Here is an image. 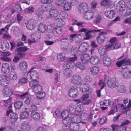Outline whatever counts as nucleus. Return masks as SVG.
Segmentation results:
<instances>
[{"label":"nucleus","instance_id":"f3484780","mask_svg":"<svg viewBox=\"0 0 131 131\" xmlns=\"http://www.w3.org/2000/svg\"><path fill=\"white\" fill-rule=\"evenodd\" d=\"M80 58L82 63L86 64L89 62L90 57L88 54H85L82 55L81 56Z\"/></svg>","mask_w":131,"mask_h":131},{"label":"nucleus","instance_id":"cd10ccee","mask_svg":"<svg viewBox=\"0 0 131 131\" xmlns=\"http://www.w3.org/2000/svg\"><path fill=\"white\" fill-rule=\"evenodd\" d=\"M11 98L9 97L7 100H3L5 103V105L6 107H8L9 110H11L12 104H11Z\"/></svg>","mask_w":131,"mask_h":131},{"label":"nucleus","instance_id":"f8f14e48","mask_svg":"<svg viewBox=\"0 0 131 131\" xmlns=\"http://www.w3.org/2000/svg\"><path fill=\"white\" fill-rule=\"evenodd\" d=\"M2 92L4 95L6 97L10 96L13 94L12 89L9 87L4 88L2 90Z\"/></svg>","mask_w":131,"mask_h":131},{"label":"nucleus","instance_id":"bf43d9fd","mask_svg":"<svg viewBox=\"0 0 131 131\" xmlns=\"http://www.w3.org/2000/svg\"><path fill=\"white\" fill-rule=\"evenodd\" d=\"M111 127L112 128V131H119L118 129H119V125L113 124L111 125Z\"/></svg>","mask_w":131,"mask_h":131},{"label":"nucleus","instance_id":"aec40b11","mask_svg":"<svg viewBox=\"0 0 131 131\" xmlns=\"http://www.w3.org/2000/svg\"><path fill=\"white\" fill-rule=\"evenodd\" d=\"M84 14L85 19L88 20L92 18L94 15V12L93 11H87Z\"/></svg>","mask_w":131,"mask_h":131},{"label":"nucleus","instance_id":"79ce46f5","mask_svg":"<svg viewBox=\"0 0 131 131\" xmlns=\"http://www.w3.org/2000/svg\"><path fill=\"white\" fill-rule=\"evenodd\" d=\"M29 115V112L26 111H24L22 112L21 114L20 118L21 119H23L27 118Z\"/></svg>","mask_w":131,"mask_h":131},{"label":"nucleus","instance_id":"393cba45","mask_svg":"<svg viewBox=\"0 0 131 131\" xmlns=\"http://www.w3.org/2000/svg\"><path fill=\"white\" fill-rule=\"evenodd\" d=\"M87 44L85 42L82 43L79 48L80 52H85L87 49Z\"/></svg>","mask_w":131,"mask_h":131},{"label":"nucleus","instance_id":"3c124183","mask_svg":"<svg viewBox=\"0 0 131 131\" xmlns=\"http://www.w3.org/2000/svg\"><path fill=\"white\" fill-rule=\"evenodd\" d=\"M65 0H56L55 3L58 5H61L63 6L64 3L66 2Z\"/></svg>","mask_w":131,"mask_h":131},{"label":"nucleus","instance_id":"680f3d73","mask_svg":"<svg viewBox=\"0 0 131 131\" xmlns=\"http://www.w3.org/2000/svg\"><path fill=\"white\" fill-rule=\"evenodd\" d=\"M92 78L90 75L86 76L84 79V80L86 82L90 83L92 81Z\"/></svg>","mask_w":131,"mask_h":131},{"label":"nucleus","instance_id":"423d86ee","mask_svg":"<svg viewBox=\"0 0 131 131\" xmlns=\"http://www.w3.org/2000/svg\"><path fill=\"white\" fill-rule=\"evenodd\" d=\"M10 10L12 14L14 12L21 11L22 10V9L20 4H13L12 5L11 9Z\"/></svg>","mask_w":131,"mask_h":131},{"label":"nucleus","instance_id":"a19ab883","mask_svg":"<svg viewBox=\"0 0 131 131\" xmlns=\"http://www.w3.org/2000/svg\"><path fill=\"white\" fill-rule=\"evenodd\" d=\"M22 105V102L21 101H18L16 102L14 105L16 109H20Z\"/></svg>","mask_w":131,"mask_h":131},{"label":"nucleus","instance_id":"c756f323","mask_svg":"<svg viewBox=\"0 0 131 131\" xmlns=\"http://www.w3.org/2000/svg\"><path fill=\"white\" fill-rule=\"evenodd\" d=\"M81 90L83 92H87L89 90V85L88 84H83L80 86Z\"/></svg>","mask_w":131,"mask_h":131},{"label":"nucleus","instance_id":"e433bc0d","mask_svg":"<svg viewBox=\"0 0 131 131\" xmlns=\"http://www.w3.org/2000/svg\"><path fill=\"white\" fill-rule=\"evenodd\" d=\"M38 81L34 79L30 82L29 83V85L30 87L34 88L38 85Z\"/></svg>","mask_w":131,"mask_h":131},{"label":"nucleus","instance_id":"4d7b16f0","mask_svg":"<svg viewBox=\"0 0 131 131\" xmlns=\"http://www.w3.org/2000/svg\"><path fill=\"white\" fill-rule=\"evenodd\" d=\"M27 81V80L26 78L23 77L20 78L19 80V83L20 84H23L26 83Z\"/></svg>","mask_w":131,"mask_h":131},{"label":"nucleus","instance_id":"473e14b6","mask_svg":"<svg viewBox=\"0 0 131 131\" xmlns=\"http://www.w3.org/2000/svg\"><path fill=\"white\" fill-rule=\"evenodd\" d=\"M122 75L124 78L127 79L130 77L131 75V71L128 70H125Z\"/></svg>","mask_w":131,"mask_h":131},{"label":"nucleus","instance_id":"0eeeda50","mask_svg":"<svg viewBox=\"0 0 131 131\" xmlns=\"http://www.w3.org/2000/svg\"><path fill=\"white\" fill-rule=\"evenodd\" d=\"M9 82V79L6 76L1 75L0 76V84L3 86H6Z\"/></svg>","mask_w":131,"mask_h":131},{"label":"nucleus","instance_id":"2f4dec72","mask_svg":"<svg viewBox=\"0 0 131 131\" xmlns=\"http://www.w3.org/2000/svg\"><path fill=\"white\" fill-rule=\"evenodd\" d=\"M21 128L24 131H27L30 128L29 123H22Z\"/></svg>","mask_w":131,"mask_h":131},{"label":"nucleus","instance_id":"4468645a","mask_svg":"<svg viewBox=\"0 0 131 131\" xmlns=\"http://www.w3.org/2000/svg\"><path fill=\"white\" fill-rule=\"evenodd\" d=\"M70 108L69 109V111L67 110H63L61 113V117L64 120L67 121L70 120V118L68 117L69 112H70Z\"/></svg>","mask_w":131,"mask_h":131},{"label":"nucleus","instance_id":"f704fd0d","mask_svg":"<svg viewBox=\"0 0 131 131\" xmlns=\"http://www.w3.org/2000/svg\"><path fill=\"white\" fill-rule=\"evenodd\" d=\"M116 90L117 92L122 93L125 91V89L124 86L123 85H118L116 86Z\"/></svg>","mask_w":131,"mask_h":131},{"label":"nucleus","instance_id":"a878e982","mask_svg":"<svg viewBox=\"0 0 131 131\" xmlns=\"http://www.w3.org/2000/svg\"><path fill=\"white\" fill-rule=\"evenodd\" d=\"M9 65L7 63L3 64L1 69L2 71L4 73L9 72Z\"/></svg>","mask_w":131,"mask_h":131},{"label":"nucleus","instance_id":"c03bdc74","mask_svg":"<svg viewBox=\"0 0 131 131\" xmlns=\"http://www.w3.org/2000/svg\"><path fill=\"white\" fill-rule=\"evenodd\" d=\"M68 44L67 42L66 41H62L61 43V48L64 50H66L68 48Z\"/></svg>","mask_w":131,"mask_h":131},{"label":"nucleus","instance_id":"6ab92c4d","mask_svg":"<svg viewBox=\"0 0 131 131\" xmlns=\"http://www.w3.org/2000/svg\"><path fill=\"white\" fill-rule=\"evenodd\" d=\"M19 65L20 69L23 71H25L27 67V65L26 62L25 61H20Z\"/></svg>","mask_w":131,"mask_h":131},{"label":"nucleus","instance_id":"09e8293b","mask_svg":"<svg viewBox=\"0 0 131 131\" xmlns=\"http://www.w3.org/2000/svg\"><path fill=\"white\" fill-rule=\"evenodd\" d=\"M78 50L77 49L74 47H73L71 50V55H73L74 57L76 56L75 54L77 53Z\"/></svg>","mask_w":131,"mask_h":131},{"label":"nucleus","instance_id":"b1692460","mask_svg":"<svg viewBox=\"0 0 131 131\" xmlns=\"http://www.w3.org/2000/svg\"><path fill=\"white\" fill-rule=\"evenodd\" d=\"M50 15L52 17H57L59 15V12L56 9H53L50 10L49 12Z\"/></svg>","mask_w":131,"mask_h":131},{"label":"nucleus","instance_id":"774afa93","mask_svg":"<svg viewBox=\"0 0 131 131\" xmlns=\"http://www.w3.org/2000/svg\"><path fill=\"white\" fill-rule=\"evenodd\" d=\"M3 16L4 19L6 20L8 19L10 17V16L8 12H5L3 14Z\"/></svg>","mask_w":131,"mask_h":131},{"label":"nucleus","instance_id":"8fccbe9b","mask_svg":"<svg viewBox=\"0 0 131 131\" xmlns=\"http://www.w3.org/2000/svg\"><path fill=\"white\" fill-rule=\"evenodd\" d=\"M56 24L58 26H63L64 24V22L61 19H57L56 20Z\"/></svg>","mask_w":131,"mask_h":131},{"label":"nucleus","instance_id":"603ef678","mask_svg":"<svg viewBox=\"0 0 131 131\" xmlns=\"http://www.w3.org/2000/svg\"><path fill=\"white\" fill-rule=\"evenodd\" d=\"M45 93L43 92H39L37 94V96L39 99L43 98L45 96Z\"/></svg>","mask_w":131,"mask_h":131},{"label":"nucleus","instance_id":"ea45409f","mask_svg":"<svg viewBox=\"0 0 131 131\" xmlns=\"http://www.w3.org/2000/svg\"><path fill=\"white\" fill-rule=\"evenodd\" d=\"M64 7V9L65 10H68L70 9L71 6L70 3L68 2H66L64 3L63 5V6Z\"/></svg>","mask_w":131,"mask_h":131},{"label":"nucleus","instance_id":"5701e85b","mask_svg":"<svg viewBox=\"0 0 131 131\" xmlns=\"http://www.w3.org/2000/svg\"><path fill=\"white\" fill-rule=\"evenodd\" d=\"M31 116L34 120L38 121L40 119V117L39 114L37 112H32L31 113Z\"/></svg>","mask_w":131,"mask_h":131},{"label":"nucleus","instance_id":"412c9836","mask_svg":"<svg viewBox=\"0 0 131 131\" xmlns=\"http://www.w3.org/2000/svg\"><path fill=\"white\" fill-rule=\"evenodd\" d=\"M53 34L56 36L58 37L62 33V29L59 27H55L53 30Z\"/></svg>","mask_w":131,"mask_h":131},{"label":"nucleus","instance_id":"6e6552de","mask_svg":"<svg viewBox=\"0 0 131 131\" xmlns=\"http://www.w3.org/2000/svg\"><path fill=\"white\" fill-rule=\"evenodd\" d=\"M106 32H101L99 34V36L97 38L98 43L100 44L103 43L104 42L105 38V35L107 34Z\"/></svg>","mask_w":131,"mask_h":131},{"label":"nucleus","instance_id":"69168bd1","mask_svg":"<svg viewBox=\"0 0 131 131\" xmlns=\"http://www.w3.org/2000/svg\"><path fill=\"white\" fill-rule=\"evenodd\" d=\"M71 71L70 69H67L64 72L65 75L67 77H69L71 75Z\"/></svg>","mask_w":131,"mask_h":131},{"label":"nucleus","instance_id":"9b49d317","mask_svg":"<svg viewBox=\"0 0 131 131\" xmlns=\"http://www.w3.org/2000/svg\"><path fill=\"white\" fill-rule=\"evenodd\" d=\"M118 83L115 79L111 78L107 82L108 86L111 88L116 87L118 85Z\"/></svg>","mask_w":131,"mask_h":131},{"label":"nucleus","instance_id":"338daca9","mask_svg":"<svg viewBox=\"0 0 131 131\" xmlns=\"http://www.w3.org/2000/svg\"><path fill=\"white\" fill-rule=\"evenodd\" d=\"M1 59L2 60L5 61H10L11 59L10 58L8 57H1Z\"/></svg>","mask_w":131,"mask_h":131},{"label":"nucleus","instance_id":"c85d7f7f","mask_svg":"<svg viewBox=\"0 0 131 131\" xmlns=\"http://www.w3.org/2000/svg\"><path fill=\"white\" fill-rule=\"evenodd\" d=\"M103 63L105 66H109L111 63L110 59L107 56L104 57L103 58Z\"/></svg>","mask_w":131,"mask_h":131},{"label":"nucleus","instance_id":"2eb2a0df","mask_svg":"<svg viewBox=\"0 0 131 131\" xmlns=\"http://www.w3.org/2000/svg\"><path fill=\"white\" fill-rule=\"evenodd\" d=\"M30 72V79H36L38 78L39 75L37 72L35 70H33L32 69H30L28 73Z\"/></svg>","mask_w":131,"mask_h":131},{"label":"nucleus","instance_id":"052dcab7","mask_svg":"<svg viewBox=\"0 0 131 131\" xmlns=\"http://www.w3.org/2000/svg\"><path fill=\"white\" fill-rule=\"evenodd\" d=\"M49 6L48 5L43 4L42 5L41 7L42 10L46 12L49 9Z\"/></svg>","mask_w":131,"mask_h":131},{"label":"nucleus","instance_id":"dca6fc26","mask_svg":"<svg viewBox=\"0 0 131 131\" xmlns=\"http://www.w3.org/2000/svg\"><path fill=\"white\" fill-rule=\"evenodd\" d=\"M100 59L96 56H92L90 59V61L91 63L93 65H96L100 62Z\"/></svg>","mask_w":131,"mask_h":131},{"label":"nucleus","instance_id":"20e7f679","mask_svg":"<svg viewBox=\"0 0 131 131\" xmlns=\"http://www.w3.org/2000/svg\"><path fill=\"white\" fill-rule=\"evenodd\" d=\"M101 30H88L85 34L86 37H84L85 40H88L92 38L94 35L95 32H99L101 31Z\"/></svg>","mask_w":131,"mask_h":131},{"label":"nucleus","instance_id":"a211bd4d","mask_svg":"<svg viewBox=\"0 0 131 131\" xmlns=\"http://www.w3.org/2000/svg\"><path fill=\"white\" fill-rule=\"evenodd\" d=\"M105 15L108 18L111 19L114 17V12L113 10H108L105 12Z\"/></svg>","mask_w":131,"mask_h":131},{"label":"nucleus","instance_id":"7ed1b4c3","mask_svg":"<svg viewBox=\"0 0 131 131\" xmlns=\"http://www.w3.org/2000/svg\"><path fill=\"white\" fill-rule=\"evenodd\" d=\"M71 82L75 85H79L82 82V80L81 77L78 75L72 76L71 78Z\"/></svg>","mask_w":131,"mask_h":131},{"label":"nucleus","instance_id":"9d476101","mask_svg":"<svg viewBox=\"0 0 131 131\" xmlns=\"http://www.w3.org/2000/svg\"><path fill=\"white\" fill-rule=\"evenodd\" d=\"M35 21L32 19L29 20L26 25L27 28L29 30H32L34 29L36 25Z\"/></svg>","mask_w":131,"mask_h":131},{"label":"nucleus","instance_id":"864d4df0","mask_svg":"<svg viewBox=\"0 0 131 131\" xmlns=\"http://www.w3.org/2000/svg\"><path fill=\"white\" fill-rule=\"evenodd\" d=\"M75 66L76 67L79 68L81 70H83L84 68V65L80 62H77L75 64Z\"/></svg>","mask_w":131,"mask_h":131},{"label":"nucleus","instance_id":"39448f33","mask_svg":"<svg viewBox=\"0 0 131 131\" xmlns=\"http://www.w3.org/2000/svg\"><path fill=\"white\" fill-rule=\"evenodd\" d=\"M78 8L80 13L84 14L88 10V6L85 2L81 3L79 5Z\"/></svg>","mask_w":131,"mask_h":131},{"label":"nucleus","instance_id":"e2e57ef3","mask_svg":"<svg viewBox=\"0 0 131 131\" xmlns=\"http://www.w3.org/2000/svg\"><path fill=\"white\" fill-rule=\"evenodd\" d=\"M78 94V92H69V96L71 97H76Z\"/></svg>","mask_w":131,"mask_h":131},{"label":"nucleus","instance_id":"1a4fd4ad","mask_svg":"<svg viewBox=\"0 0 131 131\" xmlns=\"http://www.w3.org/2000/svg\"><path fill=\"white\" fill-rule=\"evenodd\" d=\"M10 114V120L13 122H15L18 118L17 115L13 113L11 109L7 110L6 112V115L7 116H8Z\"/></svg>","mask_w":131,"mask_h":131},{"label":"nucleus","instance_id":"49530a36","mask_svg":"<svg viewBox=\"0 0 131 131\" xmlns=\"http://www.w3.org/2000/svg\"><path fill=\"white\" fill-rule=\"evenodd\" d=\"M109 50H107L105 48H102V49H99L98 50L99 53L101 56H103L105 55L106 53V51Z\"/></svg>","mask_w":131,"mask_h":131},{"label":"nucleus","instance_id":"f257e3e1","mask_svg":"<svg viewBox=\"0 0 131 131\" xmlns=\"http://www.w3.org/2000/svg\"><path fill=\"white\" fill-rule=\"evenodd\" d=\"M110 42L111 44L107 45L105 46L107 50L116 49L119 48L121 46L120 43L117 42V39L115 37L111 38Z\"/></svg>","mask_w":131,"mask_h":131},{"label":"nucleus","instance_id":"13d9d810","mask_svg":"<svg viewBox=\"0 0 131 131\" xmlns=\"http://www.w3.org/2000/svg\"><path fill=\"white\" fill-rule=\"evenodd\" d=\"M36 37L38 39H39L41 38V35L39 32L34 33L32 34L31 35V37L32 38H35V37Z\"/></svg>","mask_w":131,"mask_h":131},{"label":"nucleus","instance_id":"37998d69","mask_svg":"<svg viewBox=\"0 0 131 131\" xmlns=\"http://www.w3.org/2000/svg\"><path fill=\"white\" fill-rule=\"evenodd\" d=\"M99 70V69L98 67H94L91 69L90 72L93 74L95 75L97 73Z\"/></svg>","mask_w":131,"mask_h":131},{"label":"nucleus","instance_id":"4c0bfd02","mask_svg":"<svg viewBox=\"0 0 131 131\" xmlns=\"http://www.w3.org/2000/svg\"><path fill=\"white\" fill-rule=\"evenodd\" d=\"M101 19L102 18L100 15L98 14L94 17L93 22L94 23L97 24L100 22Z\"/></svg>","mask_w":131,"mask_h":131},{"label":"nucleus","instance_id":"a18cd8bd","mask_svg":"<svg viewBox=\"0 0 131 131\" xmlns=\"http://www.w3.org/2000/svg\"><path fill=\"white\" fill-rule=\"evenodd\" d=\"M116 64L117 67H119L122 66H125L126 65L125 61V59H124L119 61H117L116 63Z\"/></svg>","mask_w":131,"mask_h":131},{"label":"nucleus","instance_id":"c9c22d12","mask_svg":"<svg viewBox=\"0 0 131 131\" xmlns=\"http://www.w3.org/2000/svg\"><path fill=\"white\" fill-rule=\"evenodd\" d=\"M42 86L40 85H37L33 88V91L35 93H38L42 90Z\"/></svg>","mask_w":131,"mask_h":131},{"label":"nucleus","instance_id":"7c9ffc66","mask_svg":"<svg viewBox=\"0 0 131 131\" xmlns=\"http://www.w3.org/2000/svg\"><path fill=\"white\" fill-rule=\"evenodd\" d=\"M113 3L112 0H102L101 5L104 6H110L113 4Z\"/></svg>","mask_w":131,"mask_h":131},{"label":"nucleus","instance_id":"72a5a7b5","mask_svg":"<svg viewBox=\"0 0 131 131\" xmlns=\"http://www.w3.org/2000/svg\"><path fill=\"white\" fill-rule=\"evenodd\" d=\"M9 76L10 79L13 80H16L17 78V74L15 71H12L10 72Z\"/></svg>","mask_w":131,"mask_h":131},{"label":"nucleus","instance_id":"de8ad7c7","mask_svg":"<svg viewBox=\"0 0 131 131\" xmlns=\"http://www.w3.org/2000/svg\"><path fill=\"white\" fill-rule=\"evenodd\" d=\"M59 16L62 19H64L67 18V14L65 11H61L60 12Z\"/></svg>","mask_w":131,"mask_h":131},{"label":"nucleus","instance_id":"0e129e2a","mask_svg":"<svg viewBox=\"0 0 131 131\" xmlns=\"http://www.w3.org/2000/svg\"><path fill=\"white\" fill-rule=\"evenodd\" d=\"M55 115L58 118H60L61 117V112L58 110L57 109L55 111Z\"/></svg>","mask_w":131,"mask_h":131},{"label":"nucleus","instance_id":"ddd939ff","mask_svg":"<svg viewBox=\"0 0 131 131\" xmlns=\"http://www.w3.org/2000/svg\"><path fill=\"white\" fill-rule=\"evenodd\" d=\"M116 9L118 11H122L125 10V3L123 1H121L118 3L116 6Z\"/></svg>","mask_w":131,"mask_h":131},{"label":"nucleus","instance_id":"4be33fe9","mask_svg":"<svg viewBox=\"0 0 131 131\" xmlns=\"http://www.w3.org/2000/svg\"><path fill=\"white\" fill-rule=\"evenodd\" d=\"M57 58L59 61L62 62L66 58V54L64 52L59 53L57 56Z\"/></svg>","mask_w":131,"mask_h":131},{"label":"nucleus","instance_id":"f03ea898","mask_svg":"<svg viewBox=\"0 0 131 131\" xmlns=\"http://www.w3.org/2000/svg\"><path fill=\"white\" fill-rule=\"evenodd\" d=\"M77 60V58L75 56L67 59L65 61L66 63L63 66V69H69V68L73 66L74 65L73 62Z\"/></svg>","mask_w":131,"mask_h":131},{"label":"nucleus","instance_id":"bb28decb","mask_svg":"<svg viewBox=\"0 0 131 131\" xmlns=\"http://www.w3.org/2000/svg\"><path fill=\"white\" fill-rule=\"evenodd\" d=\"M38 30L41 32H45L46 30V27L43 24L41 23L38 27Z\"/></svg>","mask_w":131,"mask_h":131},{"label":"nucleus","instance_id":"6e6d98bb","mask_svg":"<svg viewBox=\"0 0 131 131\" xmlns=\"http://www.w3.org/2000/svg\"><path fill=\"white\" fill-rule=\"evenodd\" d=\"M128 123H123V124L120 125L119 131H126V128L125 126V125H127Z\"/></svg>","mask_w":131,"mask_h":131},{"label":"nucleus","instance_id":"5fc2aeb1","mask_svg":"<svg viewBox=\"0 0 131 131\" xmlns=\"http://www.w3.org/2000/svg\"><path fill=\"white\" fill-rule=\"evenodd\" d=\"M27 49L28 48L26 47H20L17 48L16 51L17 52H24L27 51Z\"/></svg>","mask_w":131,"mask_h":131},{"label":"nucleus","instance_id":"58836bf2","mask_svg":"<svg viewBox=\"0 0 131 131\" xmlns=\"http://www.w3.org/2000/svg\"><path fill=\"white\" fill-rule=\"evenodd\" d=\"M34 10V8L32 6H30L24 10V12L26 14L32 13Z\"/></svg>","mask_w":131,"mask_h":131}]
</instances>
